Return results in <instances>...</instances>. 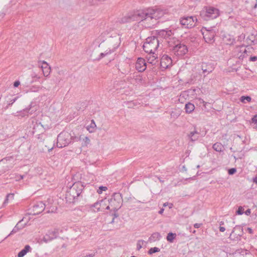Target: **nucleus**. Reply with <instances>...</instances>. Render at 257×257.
I'll list each match as a JSON object with an SVG mask.
<instances>
[{
  "label": "nucleus",
  "mask_w": 257,
  "mask_h": 257,
  "mask_svg": "<svg viewBox=\"0 0 257 257\" xmlns=\"http://www.w3.org/2000/svg\"><path fill=\"white\" fill-rule=\"evenodd\" d=\"M134 20L147 28H152L157 23V20L165 14V11L159 8H148L133 12Z\"/></svg>",
  "instance_id": "nucleus-1"
},
{
  "label": "nucleus",
  "mask_w": 257,
  "mask_h": 257,
  "mask_svg": "<svg viewBox=\"0 0 257 257\" xmlns=\"http://www.w3.org/2000/svg\"><path fill=\"white\" fill-rule=\"evenodd\" d=\"M84 189L83 184L80 182L74 183L69 188L65 193V199L69 203H74L78 200Z\"/></svg>",
  "instance_id": "nucleus-2"
},
{
  "label": "nucleus",
  "mask_w": 257,
  "mask_h": 257,
  "mask_svg": "<svg viewBox=\"0 0 257 257\" xmlns=\"http://www.w3.org/2000/svg\"><path fill=\"white\" fill-rule=\"evenodd\" d=\"M81 140V136L78 137L74 136V133H69L67 132H61L57 137V146L62 148L68 146L72 141L78 142Z\"/></svg>",
  "instance_id": "nucleus-3"
},
{
  "label": "nucleus",
  "mask_w": 257,
  "mask_h": 257,
  "mask_svg": "<svg viewBox=\"0 0 257 257\" xmlns=\"http://www.w3.org/2000/svg\"><path fill=\"white\" fill-rule=\"evenodd\" d=\"M170 51L175 55L183 56L188 52V49L186 45L181 44V42L174 38L170 39L167 41Z\"/></svg>",
  "instance_id": "nucleus-4"
},
{
  "label": "nucleus",
  "mask_w": 257,
  "mask_h": 257,
  "mask_svg": "<svg viewBox=\"0 0 257 257\" xmlns=\"http://www.w3.org/2000/svg\"><path fill=\"white\" fill-rule=\"evenodd\" d=\"M160 40L156 36H151L146 39L143 45V49L146 53H153L159 46Z\"/></svg>",
  "instance_id": "nucleus-5"
},
{
  "label": "nucleus",
  "mask_w": 257,
  "mask_h": 257,
  "mask_svg": "<svg viewBox=\"0 0 257 257\" xmlns=\"http://www.w3.org/2000/svg\"><path fill=\"white\" fill-rule=\"evenodd\" d=\"M107 200L110 207H112V210L114 212H117L120 208L122 202V198L119 193H114L111 198L107 199Z\"/></svg>",
  "instance_id": "nucleus-6"
},
{
  "label": "nucleus",
  "mask_w": 257,
  "mask_h": 257,
  "mask_svg": "<svg viewBox=\"0 0 257 257\" xmlns=\"http://www.w3.org/2000/svg\"><path fill=\"white\" fill-rule=\"evenodd\" d=\"M200 16L204 20L208 21L216 18L219 16V11L213 7L206 8L201 12Z\"/></svg>",
  "instance_id": "nucleus-7"
},
{
  "label": "nucleus",
  "mask_w": 257,
  "mask_h": 257,
  "mask_svg": "<svg viewBox=\"0 0 257 257\" xmlns=\"http://www.w3.org/2000/svg\"><path fill=\"white\" fill-rule=\"evenodd\" d=\"M197 19L196 17L187 16L180 19V24L185 28H191L195 26Z\"/></svg>",
  "instance_id": "nucleus-8"
},
{
  "label": "nucleus",
  "mask_w": 257,
  "mask_h": 257,
  "mask_svg": "<svg viewBox=\"0 0 257 257\" xmlns=\"http://www.w3.org/2000/svg\"><path fill=\"white\" fill-rule=\"evenodd\" d=\"M202 34L206 42L211 44L214 41V38L215 33L213 30H208L205 29L202 32Z\"/></svg>",
  "instance_id": "nucleus-9"
},
{
  "label": "nucleus",
  "mask_w": 257,
  "mask_h": 257,
  "mask_svg": "<svg viewBox=\"0 0 257 257\" xmlns=\"http://www.w3.org/2000/svg\"><path fill=\"white\" fill-rule=\"evenodd\" d=\"M18 97H14L12 95H8L5 97V101L2 104V109L7 110L10 106H11L18 99Z\"/></svg>",
  "instance_id": "nucleus-10"
},
{
  "label": "nucleus",
  "mask_w": 257,
  "mask_h": 257,
  "mask_svg": "<svg viewBox=\"0 0 257 257\" xmlns=\"http://www.w3.org/2000/svg\"><path fill=\"white\" fill-rule=\"evenodd\" d=\"M45 208V204L42 201L36 203L32 207L31 213L33 215L39 214Z\"/></svg>",
  "instance_id": "nucleus-11"
},
{
  "label": "nucleus",
  "mask_w": 257,
  "mask_h": 257,
  "mask_svg": "<svg viewBox=\"0 0 257 257\" xmlns=\"http://www.w3.org/2000/svg\"><path fill=\"white\" fill-rule=\"evenodd\" d=\"M58 233V230L56 229L49 230L47 233L44 236L43 240L45 242L50 241L57 238Z\"/></svg>",
  "instance_id": "nucleus-12"
},
{
  "label": "nucleus",
  "mask_w": 257,
  "mask_h": 257,
  "mask_svg": "<svg viewBox=\"0 0 257 257\" xmlns=\"http://www.w3.org/2000/svg\"><path fill=\"white\" fill-rule=\"evenodd\" d=\"M201 67L203 73L205 74L204 77L206 76L207 74L212 72L214 69V65L211 63L203 62L201 64Z\"/></svg>",
  "instance_id": "nucleus-13"
},
{
  "label": "nucleus",
  "mask_w": 257,
  "mask_h": 257,
  "mask_svg": "<svg viewBox=\"0 0 257 257\" xmlns=\"http://www.w3.org/2000/svg\"><path fill=\"white\" fill-rule=\"evenodd\" d=\"M119 44V42H117L116 44H114L112 47L110 46L108 48V50H106L104 53H101L99 55V57L97 59V60H100L101 58L105 56H108V55L114 52L116 48H118Z\"/></svg>",
  "instance_id": "nucleus-14"
},
{
  "label": "nucleus",
  "mask_w": 257,
  "mask_h": 257,
  "mask_svg": "<svg viewBox=\"0 0 257 257\" xmlns=\"http://www.w3.org/2000/svg\"><path fill=\"white\" fill-rule=\"evenodd\" d=\"M147 68L146 63L145 59L139 58L136 63V68L139 72H143Z\"/></svg>",
  "instance_id": "nucleus-15"
},
{
  "label": "nucleus",
  "mask_w": 257,
  "mask_h": 257,
  "mask_svg": "<svg viewBox=\"0 0 257 257\" xmlns=\"http://www.w3.org/2000/svg\"><path fill=\"white\" fill-rule=\"evenodd\" d=\"M172 64V59L168 55H164L162 56L160 61L161 67L166 69Z\"/></svg>",
  "instance_id": "nucleus-16"
},
{
  "label": "nucleus",
  "mask_w": 257,
  "mask_h": 257,
  "mask_svg": "<svg viewBox=\"0 0 257 257\" xmlns=\"http://www.w3.org/2000/svg\"><path fill=\"white\" fill-rule=\"evenodd\" d=\"M233 257H253V255L246 250H238L233 254Z\"/></svg>",
  "instance_id": "nucleus-17"
},
{
  "label": "nucleus",
  "mask_w": 257,
  "mask_h": 257,
  "mask_svg": "<svg viewBox=\"0 0 257 257\" xmlns=\"http://www.w3.org/2000/svg\"><path fill=\"white\" fill-rule=\"evenodd\" d=\"M172 35V32L171 30L166 31L165 30H161L157 32V38H164L165 39H171L170 37Z\"/></svg>",
  "instance_id": "nucleus-18"
},
{
  "label": "nucleus",
  "mask_w": 257,
  "mask_h": 257,
  "mask_svg": "<svg viewBox=\"0 0 257 257\" xmlns=\"http://www.w3.org/2000/svg\"><path fill=\"white\" fill-rule=\"evenodd\" d=\"M134 21V20L133 12L127 14L119 20V22L121 23H131Z\"/></svg>",
  "instance_id": "nucleus-19"
},
{
  "label": "nucleus",
  "mask_w": 257,
  "mask_h": 257,
  "mask_svg": "<svg viewBox=\"0 0 257 257\" xmlns=\"http://www.w3.org/2000/svg\"><path fill=\"white\" fill-rule=\"evenodd\" d=\"M38 63H42L46 65V67H42V71L43 75L45 77H48L51 72V67L49 66L48 64L45 61H40Z\"/></svg>",
  "instance_id": "nucleus-20"
},
{
  "label": "nucleus",
  "mask_w": 257,
  "mask_h": 257,
  "mask_svg": "<svg viewBox=\"0 0 257 257\" xmlns=\"http://www.w3.org/2000/svg\"><path fill=\"white\" fill-rule=\"evenodd\" d=\"M148 53V54L146 56L148 62L153 65H155L156 62V60L157 58V55L155 54V52Z\"/></svg>",
  "instance_id": "nucleus-21"
},
{
  "label": "nucleus",
  "mask_w": 257,
  "mask_h": 257,
  "mask_svg": "<svg viewBox=\"0 0 257 257\" xmlns=\"http://www.w3.org/2000/svg\"><path fill=\"white\" fill-rule=\"evenodd\" d=\"M99 206L101 207V211H104L105 210H109L110 206L108 203V200L106 199H102L98 201Z\"/></svg>",
  "instance_id": "nucleus-22"
},
{
  "label": "nucleus",
  "mask_w": 257,
  "mask_h": 257,
  "mask_svg": "<svg viewBox=\"0 0 257 257\" xmlns=\"http://www.w3.org/2000/svg\"><path fill=\"white\" fill-rule=\"evenodd\" d=\"M247 43L249 45H254L257 43V34H250L246 38Z\"/></svg>",
  "instance_id": "nucleus-23"
},
{
  "label": "nucleus",
  "mask_w": 257,
  "mask_h": 257,
  "mask_svg": "<svg viewBox=\"0 0 257 257\" xmlns=\"http://www.w3.org/2000/svg\"><path fill=\"white\" fill-rule=\"evenodd\" d=\"M224 42L227 45H232L235 42V39L232 36L227 35L223 38Z\"/></svg>",
  "instance_id": "nucleus-24"
},
{
  "label": "nucleus",
  "mask_w": 257,
  "mask_h": 257,
  "mask_svg": "<svg viewBox=\"0 0 257 257\" xmlns=\"http://www.w3.org/2000/svg\"><path fill=\"white\" fill-rule=\"evenodd\" d=\"M188 136L191 141L194 142L198 140L199 137V133L196 130H194L191 132Z\"/></svg>",
  "instance_id": "nucleus-25"
},
{
  "label": "nucleus",
  "mask_w": 257,
  "mask_h": 257,
  "mask_svg": "<svg viewBox=\"0 0 257 257\" xmlns=\"http://www.w3.org/2000/svg\"><path fill=\"white\" fill-rule=\"evenodd\" d=\"M161 235L159 232H154L149 238L148 241L150 242L156 241L160 239Z\"/></svg>",
  "instance_id": "nucleus-26"
},
{
  "label": "nucleus",
  "mask_w": 257,
  "mask_h": 257,
  "mask_svg": "<svg viewBox=\"0 0 257 257\" xmlns=\"http://www.w3.org/2000/svg\"><path fill=\"white\" fill-rule=\"evenodd\" d=\"M195 109V106L194 105L191 103V102H188L185 104V112L187 113H190L192 112Z\"/></svg>",
  "instance_id": "nucleus-27"
},
{
  "label": "nucleus",
  "mask_w": 257,
  "mask_h": 257,
  "mask_svg": "<svg viewBox=\"0 0 257 257\" xmlns=\"http://www.w3.org/2000/svg\"><path fill=\"white\" fill-rule=\"evenodd\" d=\"M31 249V248L29 245H26L24 248L18 253V257H23Z\"/></svg>",
  "instance_id": "nucleus-28"
},
{
  "label": "nucleus",
  "mask_w": 257,
  "mask_h": 257,
  "mask_svg": "<svg viewBox=\"0 0 257 257\" xmlns=\"http://www.w3.org/2000/svg\"><path fill=\"white\" fill-rule=\"evenodd\" d=\"M22 221L20 220L19 221V222L15 225L13 229L12 230L11 233L8 235V236H10L11 235H12L14 233H16V232H18L20 229H22L24 226H20L19 224Z\"/></svg>",
  "instance_id": "nucleus-29"
},
{
  "label": "nucleus",
  "mask_w": 257,
  "mask_h": 257,
  "mask_svg": "<svg viewBox=\"0 0 257 257\" xmlns=\"http://www.w3.org/2000/svg\"><path fill=\"white\" fill-rule=\"evenodd\" d=\"M212 148L216 152H221L223 151V146L220 143L217 142L213 145Z\"/></svg>",
  "instance_id": "nucleus-30"
},
{
  "label": "nucleus",
  "mask_w": 257,
  "mask_h": 257,
  "mask_svg": "<svg viewBox=\"0 0 257 257\" xmlns=\"http://www.w3.org/2000/svg\"><path fill=\"white\" fill-rule=\"evenodd\" d=\"M98 201L95 202L93 204L91 205L90 208H93L94 212L101 211V207L99 206Z\"/></svg>",
  "instance_id": "nucleus-31"
},
{
  "label": "nucleus",
  "mask_w": 257,
  "mask_h": 257,
  "mask_svg": "<svg viewBox=\"0 0 257 257\" xmlns=\"http://www.w3.org/2000/svg\"><path fill=\"white\" fill-rule=\"evenodd\" d=\"M90 140L87 137H85L82 140L81 145L82 147H87L90 144Z\"/></svg>",
  "instance_id": "nucleus-32"
},
{
  "label": "nucleus",
  "mask_w": 257,
  "mask_h": 257,
  "mask_svg": "<svg viewBox=\"0 0 257 257\" xmlns=\"http://www.w3.org/2000/svg\"><path fill=\"white\" fill-rule=\"evenodd\" d=\"M134 76H135L134 80L135 82V84H139V83L142 82V78L140 75H138L137 73H136V74L135 73Z\"/></svg>",
  "instance_id": "nucleus-33"
},
{
  "label": "nucleus",
  "mask_w": 257,
  "mask_h": 257,
  "mask_svg": "<svg viewBox=\"0 0 257 257\" xmlns=\"http://www.w3.org/2000/svg\"><path fill=\"white\" fill-rule=\"evenodd\" d=\"M176 235V234L175 233H173L172 232L169 233L167 236V240L171 242H173Z\"/></svg>",
  "instance_id": "nucleus-34"
},
{
  "label": "nucleus",
  "mask_w": 257,
  "mask_h": 257,
  "mask_svg": "<svg viewBox=\"0 0 257 257\" xmlns=\"http://www.w3.org/2000/svg\"><path fill=\"white\" fill-rule=\"evenodd\" d=\"M170 115L171 117L175 119L177 118L180 115V113L179 112V111H178L177 110H175L171 111Z\"/></svg>",
  "instance_id": "nucleus-35"
},
{
  "label": "nucleus",
  "mask_w": 257,
  "mask_h": 257,
  "mask_svg": "<svg viewBox=\"0 0 257 257\" xmlns=\"http://www.w3.org/2000/svg\"><path fill=\"white\" fill-rule=\"evenodd\" d=\"M96 126V124L93 120L91 121V123L89 126H87V130L90 132H93L94 128Z\"/></svg>",
  "instance_id": "nucleus-36"
},
{
  "label": "nucleus",
  "mask_w": 257,
  "mask_h": 257,
  "mask_svg": "<svg viewBox=\"0 0 257 257\" xmlns=\"http://www.w3.org/2000/svg\"><path fill=\"white\" fill-rule=\"evenodd\" d=\"M251 97L249 96H242L240 98V101L243 103H245V101H246L247 102H250L251 101Z\"/></svg>",
  "instance_id": "nucleus-37"
},
{
  "label": "nucleus",
  "mask_w": 257,
  "mask_h": 257,
  "mask_svg": "<svg viewBox=\"0 0 257 257\" xmlns=\"http://www.w3.org/2000/svg\"><path fill=\"white\" fill-rule=\"evenodd\" d=\"M160 249L158 247H152L149 249L148 253H149V254H151L152 253L159 252V251H160Z\"/></svg>",
  "instance_id": "nucleus-38"
},
{
  "label": "nucleus",
  "mask_w": 257,
  "mask_h": 257,
  "mask_svg": "<svg viewBox=\"0 0 257 257\" xmlns=\"http://www.w3.org/2000/svg\"><path fill=\"white\" fill-rule=\"evenodd\" d=\"M134 74L135 73L130 74V75L127 78V81L133 84H135V82L134 80Z\"/></svg>",
  "instance_id": "nucleus-39"
},
{
  "label": "nucleus",
  "mask_w": 257,
  "mask_h": 257,
  "mask_svg": "<svg viewBox=\"0 0 257 257\" xmlns=\"http://www.w3.org/2000/svg\"><path fill=\"white\" fill-rule=\"evenodd\" d=\"M144 242V240H139L138 241V242L137 244V250H139L142 248V245H143Z\"/></svg>",
  "instance_id": "nucleus-40"
},
{
  "label": "nucleus",
  "mask_w": 257,
  "mask_h": 257,
  "mask_svg": "<svg viewBox=\"0 0 257 257\" xmlns=\"http://www.w3.org/2000/svg\"><path fill=\"white\" fill-rule=\"evenodd\" d=\"M12 196V198L14 199V194L10 193V194H7L6 198L4 202V204H7L8 203V200L9 199L10 196Z\"/></svg>",
  "instance_id": "nucleus-41"
},
{
  "label": "nucleus",
  "mask_w": 257,
  "mask_h": 257,
  "mask_svg": "<svg viewBox=\"0 0 257 257\" xmlns=\"http://www.w3.org/2000/svg\"><path fill=\"white\" fill-rule=\"evenodd\" d=\"M12 196V198L14 199V194L10 193V194H7L6 198L4 202V204H7L8 203V200L9 199L10 196Z\"/></svg>",
  "instance_id": "nucleus-42"
},
{
  "label": "nucleus",
  "mask_w": 257,
  "mask_h": 257,
  "mask_svg": "<svg viewBox=\"0 0 257 257\" xmlns=\"http://www.w3.org/2000/svg\"><path fill=\"white\" fill-rule=\"evenodd\" d=\"M107 189V188L105 186H101L99 187L98 190H97V193L98 194H101L103 191H105Z\"/></svg>",
  "instance_id": "nucleus-43"
},
{
  "label": "nucleus",
  "mask_w": 257,
  "mask_h": 257,
  "mask_svg": "<svg viewBox=\"0 0 257 257\" xmlns=\"http://www.w3.org/2000/svg\"><path fill=\"white\" fill-rule=\"evenodd\" d=\"M244 209L242 206H239L236 211V213L238 215H242L243 213Z\"/></svg>",
  "instance_id": "nucleus-44"
},
{
  "label": "nucleus",
  "mask_w": 257,
  "mask_h": 257,
  "mask_svg": "<svg viewBox=\"0 0 257 257\" xmlns=\"http://www.w3.org/2000/svg\"><path fill=\"white\" fill-rule=\"evenodd\" d=\"M238 228L237 226H235V227H234L233 229L232 230L231 232L230 233V235H229V238L231 239H234V235H233V233L234 232V231L236 229H237ZM239 229H240V227H238Z\"/></svg>",
  "instance_id": "nucleus-45"
},
{
  "label": "nucleus",
  "mask_w": 257,
  "mask_h": 257,
  "mask_svg": "<svg viewBox=\"0 0 257 257\" xmlns=\"http://www.w3.org/2000/svg\"><path fill=\"white\" fill-rule=\"evenodd\" d=\"M236 172V169L235 168H231L229 169L228 171V173L229 175H233Z\"/></svg>",
  "instance_id": "nucleus-46"
},
{
  "label": "nucleus",
  "mask_w": 257,
  "mask_h": 257,
  "mask_svg": "<svg viewBox=\"0 0 257 257\" xmlns=\"http://www.w3.org/2000/svg\"><path fill=\"white\" fill-rule=\"evenodd\" d=\"M39 90V87L38 86H33L32 88H30L31 91L32 92H37Z\"/></svg>",
  "instance_id": "nucleus-47"
},
{
  "label": "nucleus",
  "mask_w": 257,
  "mask_h": 257,
  "mask_svg": "<svg viewBox=\"0 0 257 257\" xmlns=\"http://www.w3.org/2000/svg\"><path fill=\"white\" fill-rule=\"evenodd\" d=\"M252 122L257 124V114L254 115L251 119Z\"/></svg>",
  "instance_id": "nucleus-48"
},
{
  "label": "nucleus",
  "mask_w": 257,
  "mask_h": 257,
  "mask_svg": "<svg viewBox=\"0 0 257 257\" xmlns=\"http://www.w3.org/2000/svg\"><path fill=\"white\" fill-rule=\"evenodd\" d=\"M237 49H238V51H240V52H241V51H242V52H243L244 53H246V49H245V48L244 47H243V46L240 47H239V48H237Z\"/></svg>",
  "instance_id": "nucleus-49"
},
{
  "label": "nucleus",
  "mask_w": 257,
  "mask_h": 257,
  "mask_svg": "<svg viewBox=\"0 0 257 257\" xmlns=\"http://www.w3.org/2000/svg\"><path fill=\"white\" fill-rule=\"evenodd\" d=\"M20 82L19 81L17 80L14 82V86L15 87H17L20 85Z\"/></svg>",
  "instance_id": "nucleus-50"
},
{
  "label": "nucleus",
  "mask_w": 257,
  "mask_h": 257,
  "mask_svg": "<svg viewBox=\"0 0 257 257\" xmlns=\"http://www.w3.org/2000/svg\"><path fill=\"white\" fill-rule=\"evenodd\" d=\"M256 60H257V57H256V56L250 57L249 58V60L251 61H255Z\"/></svg>",
  "instance_id": "nucleus-51"
},
{
  "label": "nucleus",
  "mask_w": 257,
  "mask_h": 257,
  "mask_svg": "<svg viewBox=\"0 0 257 257\" xmlns=\"http://www.w3.org/2000/svg\"><path fill=\"white\" fill-rule=\"evenodd\" d=\"M201 225L202 224L201 223H195L194 224V227L196 228H198L201 226Z\"/></svg>",
  "instance_id": "nucleus-52"
},
{
  "label": "nucleus",
  "mask_w": 257,
  "mask_h": 257,
  "mask_svg": "<svg viewBox=\"0 0 257 257\" xmlns=\"http://www.w3.org/2000/svg\"><path fill=\"white\" fill-rule=\"evenodd\" d=\"M251 213V211H250V209H247L245 211V214L246 215H249Z\"/></svg>",
  "instance_id": "nucleus-53"
},
{
  "label": "nucleus",
  "mask_w": 257,
  "mask_h": 257,
  "mask_svg": "<svg viewBox=\"0 0 257 257\" xmlns=\"http://www.w3.org/2000/svg\"><path fill=\"white\" fill-rule=\"evenodd\" d=\"M252 181L253 183L257 184V175L252 178Z\"/></svg>",
  "instance_id": "nucleus-54"
},
{
  "label": "nucleus",
  "mask_w": 257,
  "mask_h": 257,
  "mask_svg": "<svg viewBox=\"0 0 257 257\" xmlns=\"http://www.w3.org/2000/svg\"><path fill=\"white\" fill-rule=\"evenodd\" d=\"M115 41H118L117 39H111L109 40V42L110 44H113Z\"/></svg>",
  "instance_id": "nucleus-55"
},
{
  "label": "nucleus",
  "mask_w": 257,
  "mask_h": 257,
  "mask_svg": "<svg viewBox=\"0 0 257 257\" xmlns=\"http://www.w3.org/2000/svg\"><path fill=\"white\" fill-rule=\"evenodd\" d=\"M219 230L221 232H224L225 230V228L224 227L220 226L219 227Z\"/></svg>",
  "instance_id": "nucleus-56"
},
{
  "label": "nucleus",
  "mask_w": 257,
  "mask_h": 257,
  "mask_svg": "<svg viewBox=\"0 0 257 257\" xmlns=\"http://www.w3.org/2000/svg\"><path fill=\"white\" fill-rule=\"evenodd\" d=\"M56 210V209H54V208L53 207L51 210H49L47 211V212L48 213H49V212H54Z\"/></svg>",
  "instance_id": "nucleus-57"
},
{
  "label": "nucleus",
  "mask_w": 257,
  "mask_h": 257,
  "mask_svg": "<svg viewBox=\"0 0 257 257\" xmlns=\"http://www.w3.org/2000/svg\"><path fill=\"white\" fill-rule=\"evenodd\" d=\"M113 218H116L118 216V214L116 213V212H114V213L113 214Z\"/></svg>",
  "instance_id": "nucleus-58"
},
{
  "label": "nucleus",
  "mask_w": 257,
  "mask_h": 257,
  "mask_svg": "<svg viewBox=\"0 0 257 257\" xmlns=\"http://www.w3.org/2000/svg\"><path fill=\"white\" fill-rule=\"evenodd\" d=\"M30 108H31V107H30V108H26V109H24V110H23V111H24V112H26V113H28V112H29V110H30Z\"/></svg>",
  "instance_id": "nucleus-59"
},
{
  "label": "nucleus",
  "mask_w": 257,
  "mask_h": 257,
  "mask_svg": "<svg viewBox=\"0 0 257 257\" xmlns=\"http://www.w3.org/2000/svg\"><path fill=\"white\" fill-rule=\"evenodd\" d=\"M32 77L36 78L38 79H40V78L39 76H38L36 74H35L34 75H32Z\"/></svg>",
  "instance_id": "nucleus-60"
},
{
  "label": "nucleus",
  "mask_w": 257,
  "mask_h": 257,
  "mask_svg": "<svg viewBox=\"0 0 257 257\" xmlns=\"http://www.w3.org/2000/svg\"><path fill=\"white\" fill-rule=\"evenodd\" d=\"M164 209H163V208H162V209L159 211V213L160 214H162V213H163V212H164Z\"/></svg>",
  "instance_id": "nucleus-61"
},
{
  "label": "nucleus",
  "mask_w": 257,
  "mask_h": 257,
  "mask_svg": "<svg viewBox=\"0 0 257 257\" xmlns=\"http://www.w3.org/2000/svg\"><path fill=\"white\" fill-rule=\"evenodd\" d=\"M238 70V68H232V71H237Z\"/></svg>",
  "instance_id": "nucleus-62"
},
{
  "label": "nucleus",
  "mask_w": 257,
  "mask_h": 257,
  "mask_svg": "<svg viewBox=\"0 0 257 257\" xmlns=\"http://www.w3.org/2000/svg\"><path fill=\"white\" fill-rule=\"evenodd\" d=\"M39 66L41 67L42 70V67H46V65H45L44 64H43L41 66H40V64L39 65Z\"/></svg>",
  "instance_id": "nucleus-63"
},
{
  "label": "nucleus",
  "mask_w": 257,
  "mask_h": 257,
  "mask_svg": "<svg viewBox=\"0 0 257 257\" xmlns=\"http://www.w3.org/2000/svg\"><path fill=\"white\" fill-rule=\"evenodd\" d=\"M224 224V222L223 221H221L220 222V225H223Z\"/></svg>",
  "instance_id": "nucleus-64"
}]
</instances>
